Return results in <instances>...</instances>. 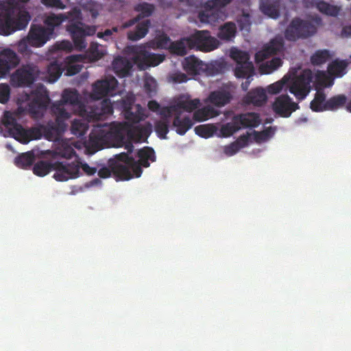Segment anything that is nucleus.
Returning <instances> with one entry per match:
<instances>
[{"instance_id": "obj_1", "label": "nucleus", "mask_w": 351, "mask_h": 351, "mask_svg": "<svg viewBox=\"0 0 351 351\" xmlns=\"http://www.w3.org/2000/svg\"><path fill=\"white\" fill-rule=\"evenodd\" d=\"M138 160L136 161L132 156L122 152L114 156V158L108 160V166L112 169V173L120 180H129L139 178L142 174V168L148 167L149 161L156 160L155 152L153 148L145 147L137 152Z\"/></svg>"}, {"instance_id": "obj_2", "label": "nucleus", "mask_w": 351, "mask_h": 351, "mask_svg": "<svg viewBox=\"0 0 351 351\" xmlns=\"http://www.w3.org/2000/svg\"><path fill=\"white\" fill-rule=\"evenodd\" d=\"M29 0H4L0 2V35L8 36L25 29L31 20L26 4Z\"/></svg>"}, {"instance_id": "obj_3", "label": "nucleus", "mask_w": 351, "mask_h": 351, "mask_svg": "<svg viewBox=\"0 0 351 351\" xmlns=\"http://www.w3.org/2000/svg\"><path fill=\"white\" fill-rule=\"evenodd\" d=\"M93 145L103 148L106 146H123L125 143L124 125L121 123L96 125L90 134Z\"/></svg>"}, {"instance_id": "obj_4", "label": "nucleus", "mask_w": 351, "mask_h": 351, "mask_svg": "<svg viewBox=\"0 0 351 351\" xmlns=\"http://www.w3.org/2000/svg\"><path fill=\"white\" fill-rule=\"evenodd\" d=\"M317 32L316 26L311 21L296 17L291 20L284 32L286 40L295 42L300 39H306Z\"/></svg>"}, {"instance_id": "obj_5", "label": "nucleus", "mask_w": 351, "mask_h": 351, "mask_svg": "<svg viewBox=\"0 0 351 351\" xmlns=\"http://www.w3.org/2000/svg\"><path fill=\"white\" fill-rule=\"evenodd\" d=\"M27 110L33 118L43 117L49 103L50 98L47 88L43 85L37 86L27 95Z\"/></svg>"}, {"instance_id": "obj_6", "label": "nucleus", "mask_w": 351, "mask_h": 351, "mask_svg": "<svg viewBox=\"0 0 351 351\" xmlns=\"http://www.w3.org/2000/svg\"><path fill=\"white\" fill-rule=\"evenodd\" d=\"M52 36L51 29H47L39 24H32L27 37L19 43V50L25 51L27 44L34 47H43Z\"/></svg>"}, {"instance_id": "obj_7", "label": "nucleus", "mask_w": 351, "mask_h": 351, "mask_svg": "<svg viewBox=\"0 0 351 351\" xmlns=\"http://www.w3.org/2000/svg\"><path fill=\"white\" fill-rule=\"evenodd\" d=\"M2 123L12 137L23 144H27L30 142V138H27L29 134L32 133L33 135L36 136L39 134L38 129L26 130L23 128L21 125L17 123L15 117L9 111L4 112ZM38 136H37V137Z\"/></svg>"}, {"instance_id": "obj_8", "label": "nucleus", "mask_w": 351, "mask_h": 351, "mask_svg": "<svg viewBox=\"0 0 351 351\" xmlns=\"http://www.w3.org/2000/svg\"><path fill=\"white\" fill-rule=\"evenodd\" d=\"M40 71L34 64L22 65L10 75V83L14 87L29 86L38 77Z\"/></svg>"}, {"instance_id": "obj_9", "label": "nucleus", "mask_w": 351, "mask_h": 351, "mask_svg": "<svg viewBox=\"0 0 351 351\" xmlns=\"http://www.w3.org/2000/svg\"><path fill=\"white\" fill-rule=\"evenodd\" d=\"M66 29L71 35L75 49L79 51L86 48V37L94 35L96 32L95 27L86 25L83 23L67 24Z\"/></svg>"}, {"instance_id": "obj_10", "label": "nucleus", "mask_w": 351, "mask_h": 351, "mask_svg": "<svg viewBox=\"0 0 351 351\" xmlns=\"http://www.w3.org/2000/svg\"><path fill=\"white\" fill-rule=\"evenodd\" d=\"M66 123L62 121L56 122L53 121H48L45 125H40L38 127H33L30 129H38L39 132L38 135H33L32 133L28 135V138L30 141L33 140H38L41 138L43 136L45 139L54 141L58 140L60 136L64 132L66 128Z\"/></svg>"}, {"instance_id": "obj_11", "label": "nucleus", "mask_w": 351, "mask_h": 351, "mask_svg": "<svg viewBox=\"0 0 351 351\" xmlns=\"http://www.w3.org/2000/svg\"><path fill=\"white\" fill-rule=\"evenodd\" d=\"M185 40L189 48L197 47L204 51H213L219 45L218 40L211 36L208 31H197Z\"/></svg>"}, {"instance_id": "obj_12", "label": "nucleus", "mask_w": 351, "mask_h": 351, "mask_svg": "<svg viewBox=\"0 0 351 351\" xmlns=\"http://www.w3.org/2000/svg\"><path fill=\"white\" fill-rule=\"evenodd\" d=\"M313 73L310 69H304L291 83L289 92L300 100L304 99L311 90Z\"/></svg>"}, {"instance_id": "obj_13", "label": "nucleus", "mask_w": 351, "mask_h": 351, "mask_svg": "<svg viewBox=\"0 0 351 351\" xmlns=\"http://www.w3.org/2000/svg\"><path fill=\"white\" fill-rule=\"evenodd\" d=\"M80 114L88 121H97L103 116L113 113V108L109 99H104L99 106L88 105L80 107Z\"/></svg>"}, {"instance_id": "obj_14", "label": "nucleus", "mask_w": 351, "mask_h": 351, "mask_svg": "<svg viewBox=\"0 0 351 351\" xmlns=\"http://www.w3.org/2000/svg\"><path fill=\"white\" fill-rule=\"evenodd\" d=\"M80 166L79 163L54 160L53 171H55V173L53 178L59 182L76 178L80 176Z\"/></svg>"}, {"instance_id": "obj_15", "label": "nucleus", "mask_w": 351, "mask_h": 351, "mask_svg": "<svg viewBox=\"0 0 351 351\" xmlns=\"http://www.w3.org/2000/svg\"><path fill=\"white\" fill-rule=\"evenodd\" d=\"M230 57L237 63L234 71L236 77L252 74L254 68L252 62L250 61V56L247 52L234 49L230 51Z\"/></svg>"}, {"instance_id": "obj_16", "label": "nucleus", "mask_w": 351, "mask_h": 351, "mask_svg": "<svg viewBox=\"0 0 351 351\" xmlns=\"http://www.w3.org/2000/svg\"><path fill=\"white\" fill-rule=\"evenodd\" d=\"M21 59L12 49L7 47L0 50V78L10 75L20 63Z\"/></svg>"}, {"instance_id": "obj_17", "label": "nucleus", "mask_w": 351, "mask_h": 351, "mask_svg": "<svg viewBox=\"0 0 351 351\" xmlns=\"http://www.w3.org/2000/svg\"><path fill=\"white\" fill-rule=\"evenodd\" d=\"M285 51V41L281 36H276L265 45L263 49L255 54L257 62H263L271 56L283 53Z\"/></svg>"}, {"instance_id": "obj_18", "label": "nucleus", "mask_w": 351, "mask_h": 351, "mask_svg": "<svg viewBox=\"0 0 351 351\" xmlns=\"http://www.w3.org/2000/svg\"><path fill=\"white\" fill-rule=\"evenodd\" d=\"M118 82L114 77L96 82L93 86L92 97L94 99H101L106 96L116 95Z\"/></svg>"}, {"instance_id": "obj_19", "label": "nucleus", "mask_w": 351, "mask_h": 351, "mask_svg": "<svg viewBox=\"0 0 351 351\" xmlns=\"http://www.w3.org/2000/svg\"><path fill=\"white\" fill-rule=\"evenodd\" d=\"M299 108L297 103L291 101L288 95H281L276 97L273 104L274 111L282 117H289L291 113Z\"/></svg>"}, {"instance_id": "obj_20", "label": "nucleus", "mask_w": 351, "mask_h": 351, "mask_svg": "<svg viewBox=\"0 0 351 351\" xmlns=\"http://www.w3.org/2000/svg\"><path fill=\"white\" fill-rule=\"evenodd\" d=\"M237 124L242 128H256L261 123L260 116L256 112L241 113L234 115Z\"/></svg>"}, {"instance_id": "obj_21", "label": "nucleus", "mask_w": 351, "mask_h": 351, "mask_svg": "<svg viewBox=\"0 0 351 351\" xmlns=\"http://www.w3.org/2000/svg\"><path fill=\"white\" fill-rule=\"evenodd\" d=\"M232 98L231 93L226 90H217L210 93L206 101L215 106L223 107L229 104Z\"/></svg>"}, {"instance_id": "obj_22", "label": "nucleus", "mask_w": 351, "mask_h": 351, "mask_svg": "<svg viewBox=\"0 0 351 351\" xmlns=\"http://www.w3.org/2000/svg\"><path fill=\"white\" fill-rule=\"evenodd\" d=\"M267 97L265 90L262 88H256L249 91L243 97L245 104H252L256 106H263L267 101Z\"/></svg>"}, {"instance_id": "obj_23", "label": "nucleus", "mask_w": 351, "mask_h": 351, "mask_svg": "<svg viewBox=\"0 0 351 351\" xmlns=\"http://www.w3.org/2000/svg\"><path fill=\"white\" fill-rule=\"evenodd\" d=\"M182 66L189 75H196L203 73L204 62L194 56L186 57L182 61Z\"/></svg>"}, {"instance_id": "obj_24", "label": "nucleus", "mask_w": 351, "mask_h": 351, "mask_svg": "<svg viewBox=\"0 0 351 351\" xmlns=\"http://www.w3.org/2000/svg\"><path fill=\"white\" fill-rule=\"evenodd\" d=\"M113 71L121 77H125L130 74L132 68V63L126 58L118 56L112 64Z\"/></svg>"}, {"instance_id": "obj_25", "label": "nucleus", "mask_w": 351, "mask_h": 351, "mask_svg": "<svg viewBox=\"0 0 351 351\" xmlns=\"http://www.w3.org/2000/svg\"><path fill=\"white\" fill-rule=\"evenodd\" d=\"M150 26L151 21L149 19H145L141 22H138L135 29L128 32V38L132 41H137L144 38L148 33Z\"/></svg>"}, {"instance_id": "obj_26", "label": "nucleus", "mask_w": 351, "mask_h": 351, "mask_svg": "<svg viewBox=\"0 0 351 351\" xmlns=\"http://www.w3.org/2000/svg\"><path fill=\"white\" fill-rule=\"evenodd\" d=\"M176 106L178 112L183 110L186 112H191L195 110H197L200 106V100L199 99H191L189 95H182L176 100Z\"/></svg>"}, {"instance_id": "obj_27", "label": "nucleus", "mask_w": 351, "mask_h": 351, "mask_svg": "<svg viewBox=\"0 0 351 351\" xmlns=\"http://www.w3.org/2000/svg\"><path fill=\"white\" fill-rule=\"evenodd\" d=\"M220 114V111L213 106L207 105L202 108L196 110L193 113V119L197 122L206 121L209 119L216 117Z\"/></svg>"}, {"instance_id": "obj_28", "label": "nucleus", "mask_w": 351, "mask_h": 351, "mask_svg": "<svg viewBox=\"0 0 351 351\" xmlns=\"http://www.w3.org/2000/svg\"><path fill=\"white\" fill-rule=\"evenodd\" d=\"M193 122L189 117H180V112L176 114L173 118L172 126L176 128V132L180 135H184L192 128Z\"/></svg>"}, {"instance_id": "obj_29", "label": "nucleus", "mask_w": 351, "mask_h": 351, "mask_svg": "<svg viewBox=\"0 0 351 351\" xmlns=\"http://www.w3.org/2000/svg\"><path fill=\"white\" fill-rule=\"evenodd\" d=\"M237 26L233 22H226L221 25L217 33L219 38L226 41L232 40L236 36Z\"/></svg>"}, {"instance_id": "obj_30", "label": "nucleus", "mask_w": 351, "mask_h": 351, "mask_svg": "<svg viewBox=\"0 0 351 351\" xmlns=\"http://www.w3.org/2000/svg\"><path fill=\"white\" fill-rule=\"evenodd\" d=\"M53 159L40 160L33 166V173L40 177L47 175L53 170Z\"/></svg>"}, {"instance_id": "obj_31", "label": "nucleus", "mask_w": 351, "mask_h": 351, "mask_svg": "<svg viewBox=\"0 0 351 351\" xmlns=\"http://www.w3.org/2000/svg\"><path fill=\"white\" fill-rule=\"evenodd\" d=\"M226 64L223 61H215L210 64L204 63L203 73L208 76H213L224 73Z\"/></svg>"}, {"instance_id": "obj_32", "label": "nucleus", "mask_w": 351, "mask_h": 351, "mask_svg": "<svg viewBox=\"0 0 351 351\" xmlns=\"http://www.w3.org/2000/svg\"><path fill=\"white\" fill-rule=\"evenodd\" d=\"M34 160V154L32 152H27L16 156L14 164L19 168L27 169L32 166Z\"/></svg>"}, {"instance_id": "obj_33", "label": "nucleus", "mask_w": 351, "mask_h": 351, "mask_svg": "<svg viewBox=\"0 0 351 351\" xmlns=\"http://www.w3.org/2000/svg\"><path fill=\"white\" fill-rule=\"evenodd\" d=\"M326 101L325 93L322 90H318L315 95L314 99L310 104V108L314 112L326 111L325 106Z\"/></svg>"}, {"instance_id": "obj_34", "label": "nucleus", "mask_w": 351, "mask_h": 351, "mask_svg": "<svg viewBox=\"0 0 351 351\" xmlns=\"http://www.w3.org/2000/svg\"><path fill=\"white\" fill-rule=\"evenodd\" d=\"M347 101V97L344 95H337L333 96L326 101L325 108L326 111H334L345 106Z\"/></svg>"}, {"instance_id": "obj_35", "label": "nucleus", "mask_w": 351, "mask_h": 351, "mask_svg": "<svg viewBox=\"0 0 351 351\" xmlns=\"http://www.w3.org/2000/svg\"><path fill=\"white\" fill-rule=\"evenodd\" d=\"M63 68L57 61L51 62L47 69L48 81L50 82H56L62 75Z\"/></svg>"}, {"instance_id": "obj_36", "label": "nucleus", "mask_w": 351, "mask_h": 351, "mask_svg": "<svg viewBox=\"0 0 351 351\" xmlns=\"http://www.w3.org/2000/svg\"><path fill=\"white\" fill-rule=\"evenodd\" d=\"M62 102H57L52 104L51 110V112L56 116V121H62L65 123V120L69 118V113L64 108Z\"/></svg>"}, {"instance_id": "obj_37", "label": "nucleus", "mask_w": 351, "mask_h": 351, "mask_svg": "<svg viewBox=\"0 0 351 351\" xmlns=\"http://www.w3.org/2000/svg\"><path fill=\"white\" fill-rule=\"evenodd\" d=\"M64 22L63 15L61 14H51L44 20V23L47 26V29H51V34L53 35L55 27L60 25Z\"/></svg>"}, {"instance_id": "obj_38", "label": "nucleus", "mask_w": 351, "mask_h": 351, "mask_svg": "<svg viewBox=\"0 0 351 351\" xmlns=\"http://www.w3.org/2000/svg\"><path fill=\"white\" fill-rule=\"evenodd\" d=\"M195 132L202 138H210L217 131V128L214 124L199 125L195 128Z\"/></svg>"}, {"instance_id": "obj_39", "label": "nucleus", "mask_w": 351, "mask_h": 351, "mask_svg": "<svg viewBox=\"0 0 351 351\" xmlns=\"http://www.w3.org/2000/svg\"><path fill=\"white\" fill-rule=\"evenodd\" d=\"M260 8L263 13L272 19H277L280 16L278 7L276 3L265 1L261 4Z\"/></svg>"}, {"instance_id": "obj_40", "label": "nucleus", "mask_w": 351, "mask_h": 351, "mask_svg": "<svg viewBox=\"0 0 351 351\" xmlns=\"http://www.w3.org/2000/svg\"><path fill=\"white\" fill-rule=\"evenodd\" d=\"M60 102L63 104L77 105L80 102V95L76 90L65 89L62 93V99Z\"/></svg>"}, {"instance_id": "obj_41", "label": "nucleus", "mask_w": 351, "mask_h": 351, "mask_svg": "<svg viewBox=\"0 0 351 351\" xmlns=\"http://www.w3.org/2000/svg\"><path fill=\"white\" fill-rule=\"evenodd\" d=\"M315 7L320 12L332 16H337L340 11V8L339 7L331 5L324 1L321 0L318 2Z\"/></svg>"}, {"instance_id": "obj_42", "label": "nucleus", "mask_w": 351, "mask_h": 351, "mask_svg": "<svg viewBox=\"0 0 351 351\" xmlns=\"http://www.w3.org/2000/svg\"><path fill=\"white\" fill-rule=\"evenodd\" d=\"M348 66V64L346 61H337L335 60L329 64L328 71V73L336 77H341L346 73V69Z\"/></svg>"}, {"instance_id": "obj_43", "label": "nucleus", "mask_w": 351, "mask_h": 351, "mask_svg": "<svg viewBox=\"0 0 351 351\" xmlns=\"http://www.w3.org/2000/svg\"><path fill=\"white\" fill-rule=\"evenodd\" d=\"M154 9L155 8L152 4L145 2L140 3L134 6V10L138 12L136 16L139 17L140 21L145 17L150 16L153 14Z\"/></svg>"}, {"instance_id": "obj_44", "label": "nucleus", "mask_w": 351, "mask_h": 351, "mask_svg": "<svg viewBox=\"0 0 351 351\" xmlns=\"http://www.w3.org/2000/svg\"><path fill=\"white\" fill-rule=\"evenodd\" d=\"M63 15L64 21H68V24L82 23V14L81 10L77 8H73L70 11L61 14Z\"/></svg>"}, {"instance_id": "obj_45", "label": "nucleus", "mask_w": 351, "mask_h": 351, "mask_svg": "<svg viewBox=\"0 0 351 351\" xmlns=\"http://www.w3.org/2000/svg\"><path fill=\"white\" fill-rule=\"evenodd\" d=\"M104 52L100 49V46L95 43H92L86 53V56L90 62H95L104 56Z\"/></svg>"}, {"instance_id": "obj_46", "label": "nucleus", "mask_w": 351, "mask_h": 351, "mask_svg": "<svg viewBox=\"0 0 351 351\" xmlns=\"http://www.w3.org/2000/svg\"><path fill=\"white\" fill-rule=\"evenodd\" d=\"M155 132L161 139H167L169 130V121L167 119H160L155 123Z\"/></svg>"}, {"instance_id": "obj_47", "label": "nucleus", "mask_w": 351, "mask_h": 351, "mask_svg": "<svg viewBox=\"0 0 351 351\" xmlns=\"http://www.w3.org/2000/svg\"><path fill=\"white\" fill-rule=\"evenodd\" d=\"M240 130V126L237 124L234 116L232 117L231 122L223 125L221 128L220 132L223 137H229Z\"/></svg>"}, {"instance_id": "obj_48", "label": "nucleus", "mask_w": 351, "mask_h": 351, "mask_svg": "<svg viewBox=\"0 0 351 351\" xmlns=\"http://www.w3.org/2000/svg\"><path fill=\"white\" fill-rule=\"evenodd\" d=\"M151 132L152 130L150 128H136L133 131H130L128 132V136L132 141L140 142L143 138H147Z\"/></svg>"}, {"instance_id": "obj_49", "label": "nucleus", "mask_w": 351, "mask_h": 351, "mask_svg": "<svg viewBox=\"0 0 351 351\" xmlns=\"http://www.w3.org/2000/svg\"><path fill=\"white\" fill-rule=\"evenodd\" d=\"M88 124L81 120L75 119L71 126V133L76 136H82L88 130Z\"/></svg>"}, {"instance_id": "obj_50", "label": "nucleus", "mask_w": 351, "mask_h": 351, "mask_svg": "<svg viewBox=\"0 0 351 351\" xmlns=\"http://www.w3.org/2000/svg\"><path fill=\"white\" fill-rule=\"evenodd\" d=\"M186 38L181 39L180 40L172 42L170 44L169 49L171 53L183 56L186 53Z\"/></svg>"}, {"instance_id": "obj_51", "label": "nucleus", "mask_w": 351, "mask_h": 351, "mask_svg": "<svg viewBox=\"0 0 351 351\" xmlns=\"http://www.w3.org/2000/svg\"><path fill=\"white\" fill-rule=\"evenodd\" d=\"M275 130L274 128L268 127L261 132L254 131V138L258 143L266 141L274 135Z\"/></svg>"}, {"instance_id": "obj_52", "label": "nucleus", "mask_w": 351, "mask_h": 351, "mask_svg": "<svg viewBox=\"0 0 351 351\" xmlns=\"http://www.w3.org/2000/svg\"><path fill=\"white\" fill-rule=\"evenodd\" d=\"M328 58L329 51L328 50H318L311 57V61L313 65H320L325 63Z\"/></svg>"}, {"instance_id": "obj_53", "label": "nucleus", "mask_w": 351, "mask_h": 351, "mask_svg": "<svg viewBox=\"0 0 351 351\" xmlns=\"http://www.w3.org/2000/svg\"><path fill=\"white\" fill-rule=\"evenodd\" d=\"M282 64V61L280 58H273L271 60L267 61L266 64L261 66V69H264L265 73H269L277 69Z\"/></svg>"}, {"instance_id": "obj_54", "label": "nucleus", "mask_w": 351, "mask_h": 351, "mask_svg": "<svg viewBox=\"0 0 351 351\" xmlns=\"http://www.w3.org/2000/svg\"><path fill=\"white\" fill-rule=\"evenodd\" d=\"M143 58L152 66H156L163 61L164 58L160 55H156L154 53H149L147 51L143 53Z\"/></svg>"}, {"instance_id": "obj_55", "label": "nucleus", "mask_w": 351, "mask_h": 351, "mask_svg": "<svg viewBox=\"0 0 351 351\" xmlns=\"http://www.w3.org/2000/svg\"><path fill=\"white\" fill-rule=\"evenodd\" d=\"M180 112H178L176 103L174 105L168 107H165L162 109L160 112V114L162 116L161 119H167V120L169 121L170 117H171L173 114L176 115L177 114H179Z\"/></svg>"}, {"instance_id": "obj_56", "label": "nucleus", "mask_w": 351, "mask_h": 351, "mask_svg": "<svg viewBox=\"0 0 351 351\" xmlns=\"http://www.w3.org/2000/svg\"><path fill=\"white\" fill-rule=\"evenodd\" d=\"M10 96V86L5 83L0 84V103L5 104L8 101Z\"/></svg>"}, {"instance_id": "obj_57", "label": "nucleus", "mask_w": 351, "mask_h": 351, "mask_svg": "<svg viewBox=\"0 0 351 351\" xmlns=\"http://www.w3.org/2000/svg\"><path fill=\"white\" fill-rule=\"evenodd\" d=\"M40 2L47 8L62 10L65 8V5L61 0H40Z\"/></svg>"}, {"instance_id": "obj_58", "label": "nucleus", "mask_w": 351, "mask_h": 351, "mask_svg": "<svg viewBox=\"0 0 351 351\" xmlns=\"http://www.w3.org/2000/svg\"><path fill=\"white\" fill-rule=\"evenodd\" d=\"M157 87L156 81L153 77H147L145 80L144 88L145 91L149 93H156Z\"/></svg>"}, {"instance_id": "obj_59", "label": "nucleus", "mask_w": 351, "mask_h": 351, "mask_svg": "<svg viewBox=\"0 0 351 351\" xmlns=\"http://www.w3.org/2000/svg\"><path fill=\"white\" fill-rule=\"evenodd\" d=\"M284 82L278 81L274 84H271L267 86V92L269 94H277L279 93L283 88L285 85Z\"/></svg>"}, {"instance_id": "obj_60", "label": "nucleus", "mask_w": 351, "mask_h": 351, "mask_svg": "<svg viewBox=\"0 0 351 351\" xmlns=\"http://www.w3.org/2000/svg\"><path fill=\"white\" fill-rule=\"evenodd\" d=\"M169 77L171 80L175 83H183L186 82L189 80L185 73L180 71L172 73Z\"/></svg>"}, {"instance_id": "obj_61", "label": "nucleus", "mask_w": 351, "mask_h": 351, "mask_svg": "<svg viewBox=\"0 0 351 351\" xmlns=\"http://www.w3.org/2000/svg\"><path fill=\"white\" fill-rule=\"evenodd\" d=\"M241 149V146L237 145V143L233 142L229 145H227L224 147V153L229 156L234 155L237 152L239 151Z\"/></svg>"}, {"instance_id": "obj_62", "label": "nucleus", "mask_w": 351, "mask_h": 351, "mask_svg": "<svg viewBox=\"0 0 351 351\" xmlns=\"http://www.w3.org/2000/svg\"><path fill=\"white\" fill-rule=\"evenodd\" d=\"M328 77L323 71H317L315 75V82L320 86H326Z\"/></svg>"}, {"instance_id": "obj_63", "label": "nucleus", "mask_w": 351, "mask_h": 351, "mask_svg": "<svg viewBox=\"0 0 351 351\" xmlns=\"http://www.w3.org/2000/svg\"><path fill=\"white\" fill-rule=\"evenodd\" d=\"M157 46L160 48H169L171 40L167 35H161L157 38Z\"/></svg>"}, {"instance_id": "obj_64", "label": "nucleus", "mask_w": 351, "mask_h": 351, "mask_svg": "<svg viewBox=\"0 0 351 351\" xmlns=\"http://www.w3.org/2000/svg\"><path fill=\"white\" fill-rule=\"evenodd\" d=\"M239 27L241 30L248 29L250 27V18L248 15L243 16L242 18L239 19L238 21Z\"/></svg>"}]
</instances>
